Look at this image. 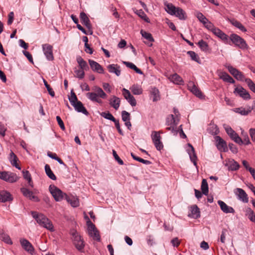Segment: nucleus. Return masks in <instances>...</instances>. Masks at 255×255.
Masks as SVG:
<instances>
[{"instance_id":"nucleus-1","label":"nucleus","mask_w":255,"mask_h":255,"mask_svg":"<svg viewBox=\"0 0 255 255\" xmlns=\"http://www.w3.org/2000/svg\"><path fill=\"white\" fill-rule=\"evenodd\" d=\"M92 89L94 92L87 93V97L93 102L102 104V101L100 98L106 99L107 98V94L102 88L97 86L93 87Z\"/></svg>"},{"instance_id":"nucleus-2","label":"nucleus","mask_w":255,"mask_h":255,"mask_svg":"<svg viewBox=\"0 0 255 255\" xmlns=\"http://www.w3.org/2000/svg\"><path fill=\"white\" fill-rule=\"evenodd\" d=\"M31 215L39 226L51 231L54 230L53 226L51 222L44 215L36 212H32Z\"/></svg>"},{"instance_id":"nucleus-3","label":"nucleus","mask_w":255,"mask_h":255,"mask_svg":"<svg viewBox=\"0 0 255 255\" xmlns=\"http://www.w3.org/2000/svg\"><path fill=\"white\" fill-rule=\"evenodd\" d=\"M165 10L172 15H175L181 20H184L186 18L185 12L180 7H175L172 3H168L166 5Z\"/></svg>"},{"instance_id":"nucleus-4","label":"nucleus","mask_w":255,"mask_h":255,"mask_svg":"<svg viewBox=\"0 0 255 255\" xmlns=\"http://www.w3.org/2000/svg\"><path fill=\"white\" fill-rule=\"evenodd\" d=\"M230 39L237 47L242 50H247L249 46L246 41L238 35L233 33L230 35Z\"/></svg>"},{"instance_id":"nucleus-5","label":"nucleus","mask_w":255,"mask_h":255,"mask_svg":"<svg viewBox=\"0 0 255 255\" xmlns=\"http://www.w3.org/2000/svg\"><path fill=\"white\" fill-rule=\"evenodd\" d=\"M49 190L56 202L62 201L64 198H65L67 195L54 185L49 186Z\"/></svg>"},{"instance_id":"nucleus-6","label":"nucleus","mask_w":255,"mask_h":255,"mask_svg":"<svg viewBox=\"0 0 255 255\" xmlns=\"http://www.w3.org/2000/svg\"><path fill=\"white\" fill-rule=\"evenodd\" d=\"M0 179L9 182H14L18 179L16 175L12 172L2 171L0 172Z\"/></svg>"},{"instance_id":"nucleus-7","label":"nucleus","mask_w":255,"mask_h":255,"mask_svg":"<svg viewBox=\"0 0 255 255\" xmlns=\"http://www.w3.org/2000/svg\"><path fill=\"white\" fill-rule=\"evenodd\" d=\"M229 72L237 80L241 81H245L246 79L243 73L232 66H227Z\"/></svg>"},{"instance_id":"nucleus-8","label":"nucleus","mask_w":255,"mask_h":255,"mask_svg":"<svg viewBox=\"0 0 255 255\" xmlns=\"http://www.w3.org/2000/svg\"><path fill=\"white\" fill-rule=\"evenodd\" d=\"M89 235L94 238V239L99 241L100 237L98 230L95 226L89 220L87 222Z\"/></svg>"},{"instance_id":"nucleus-9","label":"nucleus","mask_w":255,"mask_h":255,"mask_svg":"<svg viewBox=\"0 0 255 255\" xmlns=\"http://www.w3.org/2000/svg\"><path fill=\"white\" fill-rule=\"evenodd\" d=\"M225 130L228 134L235 142L240 145L243 144L242 139L231 127H227L226 128Z\"/></svg>"},{"instance_id":"nucleus-10","label":"nucleus","mask_w":255,"mask_h":255,"mask_svg":"<svg viewBox=\"0 0 255 255\" xmlns=\"http://www.w3.org/2000/svg\"><path fill=\"white\" fill-rule=\"evenodd\" d=\"M234 93L244 100H249L251 99L249 93L241 86H237L234 90Z\"/></svg>"},{"instance_id":"nucleus-11","label":"nucleus","mask_w":255,"mask_h":255,"mask_svg":"<svg viewBox=\"0 0 255 255\" xmlns=\"http://www.w3.org/2000/svg\"><path fill=\"white\" fill-rule=\"evenodd\" d=\"M42 49L45 56L49 61L53 60L54 59L53 55V47L49 44L42 45Z\"/></svg>"},{"instance_id":"nucleus-12","label":"nucleus","mask_w":255,"mask_h":255,"mask_svg":"<svg viewBox=\"0 0 255 255\" xmlns=\"http://www.w3.org/2000/svg\"><path fill=\"white\" fill-rule=\"evenodd\" d=\"M20 191L23 195L29 200L36 202L40 201L39 198L37 196L34 195L33 192L27 188L22 187L20 189Z\"/></svg>"},{"instance_id":"nucleus-13","label":"nucleus","mask_w":255,"mask_h":255,"mask_svg":"<svg viewBox=\"0 0 255 255\" xmlns=\"http://www.w3.org/2000/svg\"><path fill=\"white\" fill-rule=\"evenodd\" d=\"M20 243L22 248L30 253L33 255L34 253V249L32 244L26 239L22 238L20 239Z\"/></svg>"},{"instance_id":"nucleus-14","label":"nucleus","mask_w":255,"mask_h":255,"mask_svg":"<svg viewBox=\"0 0 255 255\" xmlns=\"http://www.w3.org/2000/svg\"><path fill=\"white\" fill-rule=\"evenodd\" d=\"M215 138L217 148L221 152L227 151L228 147L226 141L219 136H216Z\"/></svg>"},{"instance_id":"nucleus-15","label":"nucleus","mask_w":255,"mask_h":255,"mask_svg":"<svg viewBox=\"0 0 255 255\" xmlns=\"http://www.w3.org/2000/svg\"><path fill=\"white\" fill-rule=\"evenodd\" d=\"M234 193L238 196L239 200L244 203L249 202L248 195L243 189L237 188L235 190Z\"/></svg>"},{"instance_id":"nucleus-16","label":"nucleus","mask_w":255,"mask_h":255,"mask_svg":"<svg viewBox=\"0 0 255 255\" xmlns=\"http://www.w3.org/2000/svg\"><path fill=\"white\" fill-rule=\"evenodd\" d=\"M73 236L74 245L78 250L81 251L84 249V244L81 236L78 235L77 233L73 234Z\"/></svg>"},{"instance_id":"nucleus-17","label":"nucleus","mask_w":255,"mask_h":255,"mask_svg":"<svg viewBox=\"0 0 255 255\" xmlns=\"http://www.w3.org/2000/svg\"><path fill=\"white\" fill-rule=\"evenodd\" d=\"M123 95L124 98L128 101V102L132 107H134L136 106V101L134 97L131 95L130 92L128 90L124 88L123 89Z\"/></svg>"},{"instance_id":"nucleus-18","label":"nucleus","mask_w":255,"mask_h":255,"mask_svg":"<svg viewBox=\"0 0 255 255\" xmlns=\"http://www.w3.org/2000/svg\"><path fill=\"white\" fill-rule=\"evenodd\" d=\"M218 75L219 78L225 82L233 84L235 82V80L228 73L220 70L217 71Z\"/></svg>"},{"instance_id":"nucleus-19","label":"nucleus","mask_w":255,"mask_h":255,"mask_svg":"<svg viewBox=\"0 0 255 255\" xmlns=\"http://www.w3.org/2000/svg\"><path fill=\"white\" fill-rule=\"evenodd\" d=\"M188 88L190 91L197 97L200 99L204 97L201 91L193 82H190L189 84Z\"/></svg>"},{"instance_id":"nucleus-20","label":"nucleus","mask_w":255,"mask_h":255,"mask_svg":"<svg viewBox=\"0 0 255 255\" xmlns=\"http://www.w3.org/2000/svg\"><path fill=\"white\" fill-rule=\"evenodd\" d=\"M89 63L91 69L99 73H103L104 69L103 67L97 62L92 60H89Z\"/></svg>"},{"instance_id":"nucleus-21","label":"nucleus","mask_w":255,"mask_h":255,"mask_svg":"<svg viewBox=\"0 0 255 255\" xmlns=\"http://www.w3.org/2000/svg\"><path fill=\"white\" fill-rule=\"evenodd\" d=\"M218 204L220 206V208L223 212L225 213H234L235 212L234 209L232 207L228 206L224 202L219 200Z\"/></svg>"},{"instance_id":"nucleus-22","label":"nucleus","mask_w":255,"mask_h":255,"mask_svg":"<svg viewBox=\"0 0 255 255\" xmlns=\"http://www.w3.org/2000/svg\"><path fill=\"white\" fill-rule=\"evenodd\" d=\"M107 68L109 72L115 74L117 76L121 75V67L118 64H110L107 66Z\"/></svg>"},{"instance_id":"nucleus-23","label":"nucleus","mask_w":255,"mask_h":255,"mask_svg":"<svg viewBox=\"0 0 255 255\" xmlns=\"http://www.w3.org/2000/svg\"><path fill=\"white\" fill-rule=\"evenodd\" d=\"M109 104L116 110H118L121 104V100L116 96H112L109 100Z\"/></svg>"},{"instance_id":"nucleus-24","label":"nucleus","mask_w":255,"mask_h":255,"mask_svg":"<svg viewBox=\"0 0 255 255\" xmlns=\"http://www.w3.org/2000/svg\"><path fill=\"white\" fill-rule=\"evenodd\" d=\"M13 199L10 193L6 191H1L0 192V202H6L12 201Z\"/></svg>"},{"instance_id":"nucleus-25","label":"nucleus","mask_w":255,"mask_h":255,"mask_svg":"<svg viewBox=\"0 0 255 255\" xmlns=\"http://www.w3.org/2000/svg\"><path fill=\"white\" fill-rule=\"evenodd\" d=\"M213 31L214 34H215L216 36L220 38L224 42H227L228 40V36L225 34L224 32H223L221 30H220L218 28H216L214 29Z\"/></svg>"},{"instance_id":"nucleus-26","label":"nucleus","mask_w":255,"mask_h":255,"mask_svg":"<svg viewBox=\"0 0 255 255\" xmlns=\"http://www.w3.org/2000/svg\"><path fill=\"white\" fill-rule=\"evenodd\" d=\"M73 106L74 107L75 110L78 112L82 113L85 115H88L89 113L84 107L82 103L80 101H78L75 104H73Z\"/></svg>"},{"instance_id":"nucleus-27","label":"nucleus","mask_w":255,"mask_h":255,"mask_svg":"<svg viewBox=\"0 0 255 255\" xmlns=\"http://www.w3.org/2000/svg\"><path fill=\"white\" fill-rule=\"evenodd\" d=\"M168 79L172 82L178 84V85H183L184 81L182 78L177 74L175 73L172 75H170Z\"/></svg>"},{"instance_id":"nucleus-28","label":"nucleus","mask_w":255,"mask_h":255,"mask_svg":"<svg viewBox=\"0 0 255 255\" xmlns=\"http://www.w3.org/2000/svg\"><path fill=\"white\" fill-rule=\"evenodd\" d=\"M188 145L191 148V150H189L188 152L190 156V160L193 163L194 165L197 166L196 160L197 157L195 153V149L193 146L190 143H188Z\"/></svg>"},{"instance_id":"nucleus-29","label":"nucleus","mask_w":255,"mask_h":255,"mask_svg":"<svg viewBox=\"0 0 255 255\" xmlns=\"http://www.w3.org/2000/svg\"><path fill=\"white\" fill-rule=\"evenodd\" d=\"M65 199L73 207H77L79 206V199L76 197L73 196H68L66 195Z\"/></svg>"},{"instance_id":"nucleus-30","label":"nucleus","mask_w":255,"mask_h":255,"mask_svg":"<svg viewBox=\"0 0 255 255\" xmlns=\"http://www.w3.org/2000/svg\"><path fill=\"white\" fill-rule=\"evenodd\" d=\"M80 17L82 23L84 24L88 28H90L91 27V24L90 23L89 18L85 12H81Z\"/></svg>"},{"instance_id":"nucleus-31","label":"nucleus","mask_w":255,"mask_h":255,"mask_svg":"<svg viewBox=\"0 0 255 255\" xmlns=\"http://www.w3.org/2000/svg\"><path fill=\"white\" fill-rule=\"evenodd\" d=\"M227 165L228 166L229 170L236 171L237 170L239 167V164L234 159L229 160Z\"/></svg>"},{"instance_id":"nucleus-32","label":"nucleus","mask_w":255,"mask_h":255,"mask_svg":"<svg viewBox=\"0 0 255 255\" xmlns=\"http://www.w3.org/2000/svg\"><path fill=\"white\" fill-rule=\"evenodd\" d=\"M17 160L18 158L16 155L12 151H11L9 154V161L12 166H14L17 169L20 170L21 169V167L17 163Z\"/></svg>"},{"instance_id":"nucleus-33","label":"nucleus","mask_w":255,"mask_h":255,"mask_svg":"<svg viewBox=\"0 0 255 255\" xmlns=\"http://www.w3.org/2000/svg\"><path fill=\"white\" fill-rule=\"evenodd\" d=\"M191 216L193 218L197 219L200 217V209L197 205L191 207Z\"/></svg>"},{"instance_id":"nucleus-34","label":"nucleus","mask_w":255,"mask_h":255,"mask_svg":"<svg viewBox=\"0 0 255 255\" xmlns=\"http://www.w3.org/2000/svg\"><path fill=\"white\" fill-rule=\"evenodd\" d=\"M76 60L81 69L87 70L89 69V67L87 62L81 57H77Z\"/></svg>"},{"instance_id":"nucleus-35","label":"nucleus","mask_w":255,"mask_h":255,"mask_svg":"<svg viewBox=\"0 0 255 255\" xmlns=\"http://www.w3.org/2000/svg\"><path fill=\"white\" fill-rule=\"evenodd\" d=\"M130 90H131V92L134 95H140L142 93V89L141 86L137 84L133 85L130 88Z\"/></svg>"},{"instance_id":"nucleus-36","label":"nucleus","mask_w":255,"mask_h":255,"mask_svg":"<svg viewBox=\"0 0 255 255\" xmlns=\"http://www.w3.org/2000/svg\"><path fill=\"white\" fill-rule=\"evenodd\" d=\"M45 171L46 175L49 178L53 180H55L56 179V176L51 170L50 167L48 164H46L45 165Z\"/></svg>"},{"instance_id":"nucleus-37","label":"nucleus","mask_w":255,"mask_h":255,"mask_svg":"<svg viewBox=\"0 0 255 255\" xmlns=\"http://www.w3.org/2000/svg\"><path fill=\"white\" fill-rule=\"evenodd\" d=\"M135 13H136L139 17H140L141 19L144 20L146 22L149 23L150 20L146 14L144 13V12L142 9L135 10H134Z\"/></svg>"},{"instance_id":"nucleus-38","label":"nucleus","mask_w":255,"mask_h":255,"mask_svg":"<svg viewBox=\"0 0 255 255\" xmlns=\"http://www.w3.org/2000/svg\"><path fill=\"white\" fill-rule=\"evenodd\" d=\"M151 98H152L153 102H156L159 99V91L156 88H153L150 91Z\"/></svg>"},{"instance_id":"nucleus-39","label":"nucleus","mask_w":255,"mask_h":255,"mask_svg":"<svg viewBox=\"0 0 255 255\" xmlns=\"http://www.w3.org/2000/svg\"><path fill=\"white\" fill-rule=\"evenodd\" d=\"M201 188L202 193L207 195L209 192V188L208 183L205 179H203L202 181Z\"/></svg>"},{"instance_id":"nucleus-40","label":"nucleus","mask_w":255,"mask_h":255,"mask_svg":"<svg viewBox=\"0 0 255 255\" xmlns=\"http://www.w3.org/2000/svg\"><path fill=\"white\" fill-rule=\"evenodd\" d=\"M246 215L253 222L255 223V214L254 211L250 208H248L246 210Z\"/></svg>"},{"instance_id":"nucleus-41","label":"nucleus","mask_w":255,"mask_h":255,"mask_svg":"<svg viewBox=\"0 0 255 255\" xmlns=\"http://www.w3.org/2000/svg\"><path fill=\"white\" fill-rule=\"evenodd\" d=\"M231 23L236 27L239 28L243 32L247 31V29L244 26V25L239 21L235 19H233L231 21Z\"/></svg>"},{"instance_id":"nucleus-42","label":"nucleus","mask_w":255,"mask_h":255,"mask_svg":"<svg viewBox=\"0 0 255 255\" xmlns=\"http://www.w3.org/2000/svg\"><path fill=\"white\" fill-rule=\"evenodd\" d=\"M23 176L25 179L28 181L29 185L33 188V183L31 179V175L29 173L28 171H23Z\"/></svg>"},{"instance_id":"nucleus-43","label":"nucleus","mask_w":255,"mask_h":255,"mask_svg":"<svg viewBox=\"0 0 255 255\" xmlns=\"http://www.w3.org/2000/svg\"><path fill=\"white\" fill-rule=\"evenodd\" d=\"M234 111L235 112H236L237 113H239L243 116L248 115L251 112V109L246 110L245 108H244L243 107L235 108L234 110Z\"/></svg>"},{"instance_id":"nucleus-44","label":"nucleus","mask_w":255,"mask_h":255,"mask_svg":"<svg viewBox=\"0 0 255 255\" xmlns=\"http://www.w3.org/2000/svg\"><path fill=\"white\" fill-rule=\"evenodd\" d=\"M0 239L7 244L11 245L12 244L9 236L4 233L0 234Z\"/></svg>"},{"instance_id":"nucleus-45","label":"nucleus","mask_w":255,"mask_h":255,"mask_svg":"<svg viewBox=\"0 0 255 255\" xmlns=\"http://www.w3.org/2000/svg\"><path fill=\"white\" fill-rule=\"evenodd\" d=\"M187 54L190 56L192 60L196 61L198 63H200V58L195 52L189 51L187 52Z\"/></svg>"},{"instance_id":"nucleus-46","label":"nucleus","mask_w":255,"mask_h":255,"mask_svg":"<svg viewBox=\"0 0 255 255\" xmlns=\"http://www.w3.org/2000/svg\"><path fill=\"white\" fill-rule=\"evenodd\" d=\"M198 45L200 49L203 51H207L208 50L209 46L206 42L203 40H200L198 42Z\"/></svg>"},{"instance_id":"nucleus-47","label":"nucleus","mask_w":255,"mask_h":255,"mask_svg":"<svg viewBox=\"0 0 255 255\" xmlns=\"http://www.w3.org/2000/svg\"><path fill=\"white\" fill-rule=\"evenodd\" d=\"M140 33L142 37L148 40L149 41L153 42L154 41V39L150 33L147 32L143 30H141Z\"/></svg>"},{"instance_id":"nucleus-48","label":"nucleus","mask_w":255,"mask_h":255,"mask_svg":"<svg viewBox=\"0 0 255 255\" xmlns=\"http://www.w3.org/2000/svg\"><path fill=\"white\" fill-rule=\"evenodd\" d=\"M100 115L103 118L111 120L113 122H115L116 119L114 117V116L109 112H102L100 114Z\"/></svg>"},{"instance_id":"nucleus-49","label":"nucleus","mask_w":255,"mask_h":255,"mask_svg":"<svg viewBox=\"0 0 255 255\" xmlns=\"http://www.w3.org/2000/svg\"><path fill=\"white\" fill-rule=\"evenodd\" d=\"M160 133H162L161 131H153L152 132L151 134V137L152 141H155V140H159L161 139V137L160 135Z\"/></svg>"},{"instance_id":"nucleus-50","label":"nucleus","mask_w":255,"mask_h":255,"mask_svg":"<svg viewBox=\"0 0 255 255\" xmlns=\"http://www.w3.org/2000/svg\"><path fill=\"white\" fill-rule=\"evenodd\" d=\"M245 82L247 84L250 89L255 93V84L251 79H246Z\"/></svg>"},{"instance_id":"nucleus-51","label":"nucleus","mask_w":255,"mask_h":255,"mask_svg":"<svg viewBox=\"0 0 255 255\" xmlns=\"http://www.w3.org/2000/svg\"><path fill=\"white\" fill-rule=\"evenodd\" d=\"M177 123H176L175 118L173 115L169 116L166 119V125L169 126L170 125H177Z\"/></svg>"},{"instance_id":"nucleus-52","label":"nucleus","mask_w":255,"mask_h":255,"mask_svg":"<svg viewBox=\"0 0 255 255\" xmlns=\"http://www.w3.org/2000/svg\"><path fill=\"white\" fill-rule=\"evenodd\" d=\"M131 156L135 160H137L140 162H141L145 164H150L151 163V162L149 160L143 159L141 158H140L139 157H137L135 156L133 153H131Z\"/></svg>"},{"instance_id":"nucleus-53","label":"nucleus","mask_w":255,"mask_h":255,"mask_svg":"<svg viewBox=\"0 0 255 255\" xmlns=\"http://www.w3.org/2000/svg\"><path fill=\"white\" fill-rule=\"evenodd\" d=\"M196 16L198 20L203 24H205L209 20L202 13L199 12L197 13Z\"/></svg>"},{"instance_id":"nucleus-54","label":"nucleus","mask_w":255,"mask_h":255,"mask_svg":"<svg viewBox=\"0 0 255 255\" xmlns=\"http://www.w3.org/2000/svg\"><path fill=\"white\" fill-rule=\"evenodd\" d=\"M69 100L72 106L79 101L75 93L72 90L71 92V96L69 98Z\"/></svg>"},{"instance_id":"nucleus-55","label":"nucleus","mask_w":255,"mask_h":255,"mask_svg":"<svg viewBox=\"0 0 255 255\" xmlns=\"http://www.w3.org/2000/svg\"><path fill=\"white\" fill-rule=\"evenodd\" d=\"M43 83H44V84L45 87L46 88L49 95L53 97H54L55 93H54V91L50 87V85L48 84V83L45 79H43Z\"/></svg>"},{"instance_id":"nucleus-56","label":"nucleus","mask_w":255,"mask_h":255,"mask_svg":"<svg viewBox=\"0 0 255 255\" xmlns=\"http://www.w3.org/2000/svg\"><path fill=\"white\" fill-rule=\"evenodd\" d=\"M176 126L177 125H170L169 127H167L166 129L168 130H170L174 135H176L178 133Z\"/></svg>"},{"instance_id":"nucleus-57","label":"nucleus","mask_w":255,"mask_h":255,"mask_svg":"<svg viewBox=\"0 0 255 255\" xmlns=\"http://www.w3.org/2000/svg\"><path fill=\"white\" fill-rule=\"evenodd\" d=\"M242 135L243 137V142L246 145H248L251 143V142L249 139V137L248 136V133L245 132L244 131L242 132Z\"/></svg>"},{"instance_id":"nucleus-58","label":"nucleus","mask_w":255,"mask_h":255,"mask_svg":"<svg viewBox=\"0 0 255 255\" xmlns=\"http://www.w3.org/2000/svg\"><path fill=\"white\" fill-rule=\"evenodd\" d=\"M74 72L76 74L75 76L79 79H83L85 76L84 70L83 69H75Z\"/></svg>"},{"instance_id":"nucleus-59","label":"nucleus","mask_w":255,"mask_h":255,"mask_svg":"<svg viewBox=\"0 0 255 255\" xmlns=\"http://www.w3.org/2000/svg\"><path fill=\"white\" fill-rule=\"evenodd\" d=\"M122 118L124 122L130 121V114L126 111L122 112Z\"/></svg>"},{"instance_id":"nucleus-60","label":"nucleus","mask_w":255,"mask_h":255,"mask_svg":"<svg viewBox=\"0 0 255 255\" xmlns=\"http://www.w3.org/2000/svg\"><path fill=\"white\" fill-rule=\"evenodd\" d=\"M156 148L158 150H161L163 148V145L161 141V139L155 140L153 141Z\"/></svg>"},{"instance_id":"nucleus-61","label":"nucleus","mask_w":255,"mask_h":255,"mask_svg":"<svg viewBox=\"0 0 255 255\" xmlns=\"http://www.w3.org/2000/svg\"><path fill=\"white\" fill-rule=\"evenodd\" d=\"M204 26L206 28H207L208 30L211 31L212 32L214 31V29H216L217 27H215L213 24L209 21V20L205 23V24H204Z\"/></svg>"},{"instance_id":"nucleus-62","label":"nucleus","mask_w":255,"mask_h":255,"mask_svg":"<svg viewBox=\"0 0 255 255\" xmlns=\"http://www.w3.org/2000/svg\"><path fill=\"white\" fill-rule=\"evenodd\" d=\"M113 156L115 157V159L120 164V165H123L124 162L120 158V157L118 156V155L117 154V152L115 150H113Z\"/></svg>"},{"instance_id":"nucleus-63","label":"nucleus","mask_w":255,"mask_h":255,"mask_svg":"<svg viewBox=\"0 0 255 255\" xmlns=\"http://www.w3.org/2000/svg\"><path fill=\"white\" fill-rule=\"evenodd\" d=\"M56 120H57V123H58L59 127H60V128L63 130H65V126H64V123L62 121V120L61 119V118L59 116H57L56 117Z\"/></svg>"},{"instance_id":"nucleus-64","label":"nucleus","mask_w":255,"mask_h":255,"mask_svg":"<svg viewBox=\"0 0 255 255\" xmlns=\"http://www.w3.org/2000/svg\"><path fill=\"white\" fill-rule=\"evenodd\" d=\"M227 232V230L226 229H224L222 231L221 237H220V241L222 243H225L226 233Z\"/></svg>"}]
</instances>
